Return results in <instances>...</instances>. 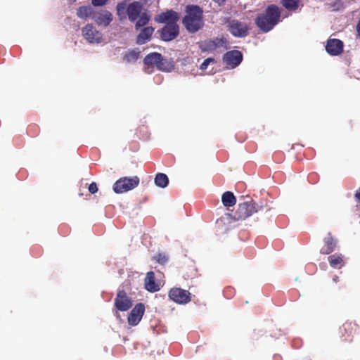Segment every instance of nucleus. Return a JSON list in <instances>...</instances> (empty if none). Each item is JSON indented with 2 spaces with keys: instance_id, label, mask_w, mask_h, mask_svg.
I'll list each match as a JSON object with an SVG mask.
<instances>
[{
  "instance_id": "obj_1",
  "label": "nucleus",
  "mask_w": 360,
  "mask_h": 360,
  "mask_svg": "<svg viewBox=\"0 0 360 360\" xmlns=\"http://www.w3.org/2000/svg\"><path fill=\"white\" fill-rule=\"evenodd\" d=\"M143 8L141 1L123 0L117 3L116 6V14L120 21L129 19L131 22H135L134 27L136 30L148 24L150 15Z\"/></svg>"
},
{
  "instance_id": "obj_2",
  "label": "nucleus",
  "mask_w": 360,
  "mask_h": 360,
  "mask_svg": "<svg viewBox=\"0 0 360 360\" xmlns=\"http://www.w3.org/2000/svg\"><path fill=\"white\" fill-rule=\"evenodd\" d=\"M182 24L188 33L194 34L202 30L205 25L203 10L198 5H187Z\"/></svg>"
},
{
  "instance_id": "obj_3",
  "label": "nucleus",
  "mask_w": 360,
  "mask_h": 360,
  "mask_svg": "<svg viewBox=\"0 0 360 360\" xmlns=\"http://www.w3.org/2000/svg\"><path fill=\"white\" fill-rule=\"evenodd\" d=\"M267 207V203L256 202L253 200L239 203L233 213H226L225 219L231 223L232 221H242L260 210Z\"/></svg>"
},
{
  "instance_id": "obj_4",
  "label": "nucleus",
  "mask_w": 360,
  "mask_h": 360,
  "mask_svg": "<svg viewBox=\"0 0 360 360\" xmlns=\"http://www.w3.org/2000/svg\"><path fill=\"white\" fill-rule=\"evenodd\" d=\"M280 18L281 11L278 6L271 4L263 13L256 18L255 24L262 32H267L278 24Z\"/></svg>"
},
{
  "instance_id": "obj_5",
  "label": "nucleus",
  "mask_w": 360,
  "mask_h": 360,
  "mask_svg": "<svg viewBox=\"0 0 360 360\" xmlns=\"http://www.w3.org/2000/svg\"><path fill=\"white\" fill-rule=\"evenodd\" d=\"M139 182L140 179L137 176L121 177L115 182L112 188L116 193H123L137 187Z\"/></svg>"
},
{
  "instance_id": "obj_6",
  "label": "nucleus",
  "mask_w": 360,
  "mask_h": 360,
  "mask_svg": "<svg viewBox=\"0 0 360 360\" xmlns=\"http://www.w3.org/2000/svg\"><path fill=\"white\" fill-rule=\"evenodd\" d=\"M228 30L235 37L243 38L249 34V27L245 22L232 19L228 21Z\"/></svg>"
},
{
  "instance_id": "obj_7",
  "label": "nucleus",
  "mask_w": 360,
  "mask_h": 360,
  "mask_svg": "<svg viewBox=\"0 0 360 360\" xmlns=\"http://www.w3.org/2000/svg\"><path fill=\"white\" fill-rule=\"evenodd\" d=\"M171 300L179 304H186L191 301V294L181 288H172L168 292Z\"/></svg>"
},
{
  "instance_id": "obj_8",
  "label": "nucleus",
  "mask_w": 360,
  "mask_h": 360,
  "mask_svg": "<svg viewBox=\"0 0 360 360\" xmlns=\"http://www.w3.org/2000/svg\"><path fill=\"white\" fill-rule=\"evenodd\" d=\"M227 44L228 41L224 37L209 39L198 43L199 48L202 51H212L221 47L227 49Z\"/></svg>"
},
{
  "instance_id": "obj_9",
  "label": "nucleus",
  "mask_w": 360,
  "mask_h": 360,
  "mask_svg": "<svg viewBox=\"0 0 360 360\" xmlns=\"http://www.w3.org/2000/svg\"><path fill=\"white\" fill-rule=\"evenodd\" d=\"M160 39L164 41L175 39L179 34V25L177 23H167L158 31Z\"/></svg>"
},
{
  "instance_id": "obj_10",
  "label": "nucleus",
  "mask_w": 360,
  "mask_h": 360,
  "mask_svg": "<svg viewBox=\"0 0 360 360\" xmlns=\"http://www.w3.org/2000/svg\"><path fill=\"white\" fill-rule=\"evenodd\" d=\"M82 36L91 44H98L102 41V34L91 24L86 25L82 30Z\"/></svg>"
},
{
  "instance_id": "obj_11",
  "label": "nucleus",
  "mask_w": 360,
  "mask_h": 360,
  "mask_svg": "<svg viewBox=\"0 0 360 360\" xmlns=\"http://www.w3.org/2000/svg\"><path fill=\"white\" fill-rule=\"evenodd\" d=\"M243 53L238 50L227 51L223 56L224 63L230 68H236L242 62Z\"/></svg>"
},
{
  "instance_id": "obj_12",
  "label": "nucleus",
  "mask_w": 360,
  "mask_h": 360,
  "mask_svg": "<svg viewBox=\"0 0 360 360\" xmlns=\"http://www.w3.org/2000/svg\"><path fill=\"white\" fill-rule=\"evenodd\" d=\"M115 307L121 311H125L132 307V300L124 290H119L115 299Z\"/></svg>"
},
{
  "instance_id": "obj_13",
  "label": "nucleus",
  "mask_w": 360,
  "mask_h": 360,
  "mask_svg": "<svg viewBox=\"0 0 360 360\" xmlns=\"http://www.w3.org/2000/svg\"><path fill=\"white\" fill-rule=\"evenodd\" d=\"M179 19V14L172 9L162 12L154 18L156 22L165 23V25L167 23H177Z\"/></svg>"
},
{
  "instance_id": "obj_14",
  "label": "nucleus",
  "mask_w": 360,
  "mask_h": 360,
  "mask_svg": "<svg viewBox=\"0 0 360 360\" xmlns=\"http://www.w3.org/2000/svg\"><path fill=\"white\" fill-rule=\"evenodd\" d=\"M358 326L355 323L345 322L340 328V338L342 341L350 342L354 334L356 332Z\"/></svg>"
},
{
  "instance_id": "obj_15",
  "label": "nucleus",
  "mask_w": 360,
  "mask_h": 360,
  "mask_svg": "<svg viewBox=\"0 0 360 360\" xmlns=\"http://www.w3.org/2000/svg\"><path fill=\"white\" fill-rule=\"evenodd\" d=\"M145 312V306L143 303L136 304L130 311L127 320L128 323L135 326L139 323Z\"/></svg>"
},
{
  "instance_id": "obj_16",
  "label": "nucleus",
  "mask_w": 360,
  "mask_h": 360,
  "mask_svg": "<svg viewBox=\"0 0 360 360\" xmlns=\"http://www.w3.org/2000/svg\"><path fill=\"white\" fill-rule=\"evenodd\" d=\"M92 19L98 25L108 27L112 21L113 16L110 11L103 10L98 12L95 11Z\"/></svg>"
},
{
  "instance_id": "obj_17",
  "label": "nucleus",
  "mask_w": 360,
  "mask_h": 360,
  "mask_svg": "<svg viewBox=\"0 0 360 360\" xmlns=\"http://www.w3.org/2000/svg\"><path fill=\"white\" fill-rule=\"evenodd\" d=\"M343 42L338 39H329L326 46V51L330 56H338L343 51Z\"/></svg>"
},
{
  "instance_id": "obj_18",
  "label": "nucleus",
  "mask_w": 360,
  "mask_h": 360,
  "mask_svg": "<svg viewBox=\"0 0 360 360\" xmlns=\"http://www.w3.org/2000/svg\"><path fill=\"white\" fill-rule=\"evenodd\" d=\"M323 245L320 250L321 254L329 255L333 252L337 246L338 240L328 232L323 239Z\"/></svg>"
},
{
  "instance_id": "obj_19",
  "label": "nucleus",
  "mask_w": 360,
  "mask_h": 360,
  "mask_svg": "<svg viewBox=\"0 0 360 360\" xmlns=\"http://www.w3.org/2000/svg\"><path fill=\"white\" fill-rule=\"evenodd\" d=\"M142 27L136 37V42L139 45H143L150 41L155 31V28L152 26H143Z\"/></svg>"
},
{
  "instance_id": "obj_20",
  "label": "nucleus",
  "mask_w": 360,
  "mask_h": 360,
  "mask_svg": "<svg viewBox=\"0 0 360 360\" xmlns=\"http://www.w3.org/2000/svg\"><path fill=\"white\" fill-rule=\"evenodd\" d=\"M146 289L151 292L158 291L159 285L155 283V274L153 271H149L146 274L144 280Z\"/></svg>"
},
{
  "instance_id": "obj_21",
  "label": "nucleus",
  "mask_w": 360,
  "mask_h": 360,
  "mask_svg": "<svg viewBox=\"0 0 360 360\" xmlns=\"http://www.w3.org/2000/svg\"><path fill=\"white\" fill-rule=\"evenodd\" d=\"M328 262L332 268L340 269L345 265L344 257L341 254H334L328 257Z\"/></svg>"
},
{
  "instance_id": "obj_22",
  "label": "nucleus",
  "mask_w": 360,
  "mask_h": 360,
  "mask_svg": "<svg viewBox=\"0 0 360 360\" xmlns=\"http://www.w3.org/2000/svg\"><path fill=\"white\" fill-rule=\"evenodd\" d=\"M162 55L158 52H153L148 54L143 59V63L147 66H152L158 65V63L161 60Z\"/></svg>"
},
{
  "instance_id": "obj_23",
  "label": "nucleus",
  "mask_w": 360,
  "mask_h": 360,
  "mask_svg": "<svg viewBox=\"0 0 360 360\" xmlns=\"http://www.w3.org/2000/svg\"><path fill=\"white\" fill-rule=\"evenodd\" d=\"M94 12L95 11L91 6H83L77 8V15L81 19H86L89 17L93 18Z\"/></svg>"
},
{
  "instance_id": "obj_24",
  "label": "nucleus",
  "mask_w": 360,
  "mask_h": 360,
  "mask_svg": "<svg viewBox=\"0 0 360 360\" xmlns=\"http://www.w3.org/2000/svg\"><path fill=\"white\" fill-rule=\"evenodd\" d=\"M221 202L225 207H232L236 203V198L231 191H226L221 196Z\"/></svg>"
},
{
  "instance_id": "obj_25",
  "label": "nucleus",
  "mask_w": 360,
  "mask_h": 360,
  "mask_svg": "<svg viewBox=\"0 0 360 360\" xmlns=\"http://www.w3.org/2000/svg\"><path fill=\"white\" fill-rule=\"evenodd\" d=\"M158 70L165 72H170L174 69V65L167 59L162 56L161 60H159L158 65L155 66Z\"/></svg>"
},
{
  "instance_id": "obj_26",
  "label": "nucleus",
  "mask_w": 360,
  "mask_h": 360,
  "mask_svg": "<svg viewBox=\"0 0 360 360\" xmlns=\"http://www.w3.org/2000/svg\"><path fill=\"white\" fill-rule=\"evenodd\" d=\"M139 56L140 51L137 49H134L127 52L124 55L123 59L127 63H134L138 60Z\"/></svg>"
},
{
  "instance_id": "obj_27",
  "label": "nucleus",
  "mask_w": 360,
  "mask_h": 360,
  "mask_svg": "<svg viewBox=\"0 0 360 360\" xmlns=\"http://www.w3.org/2000/svg\"><path fill=\"white\" fill-rule=\"evenodd\" d=\"M155 184L160 188H165L169 184V179L165 174L158 173L155 177Z\"/></svg>"
},
{
  "instance_id": "obj_28",
  "label": "nucleus",
  "mask_w": 360,
  "mask_h": 360,
  "mask_svg": "<svg viewBox=\"0 0 360 360\" xmlns=\"http://www.w3.org/2000/svg\"><path fill=\"white\" fill-rule=\"evenodd\" d=\"M282 5L288 11L297 10L300 5V0H281Z\"/></svg>"
},
{
  "instance_id": "obj_29",
  "label": "nucleus",
  "mask_w": 360,
  "mask_h": 360,
  "mask_svg": "<svg viewBox=\"0 0 360 360\" xmlns=\"http://www.w3.org/2000/svg\"><path fill=\"white\" fill-rule=\"evenodd\" d=\"M153 259L160 264L164 265L168 261V256L165 253H158L153 257Z\"/></svg>"
},
{
  "instance_id": "obj_30",
  "label": "nucleus",
  "mask_w": 360,
  "mask_h": 360,
  "mask_svg": "<svg viewBox=\"0 0 360 360\" xmlns=\"http://www.w3.org/2000/svg\"><path fill=\"white\" fill-rule=\"evenodd\" d=\"M214 59L212 58H206L205 60H204V61L201 64L200 69L202 70H206L207 68V66L209 65V64L211 62H214Z\"/></svg>"
},
{
  "instance_id": "obj_31",
  "label": "nucleus",
  "mask_w": 360,
  "mask_h": 360,
  "mask_svg": "<svg viewBox=\"0 0 360 360\" xmlns=\"http://www.w3.org/2000/svg\"><path fill=\"white\" fill-rule=\"evenodd\" d=\"M88 189L91 194L96 193L98 191L97 184L95 182H92L89 184Z\"/></svg>"
},
{
  "instance_id": "obj_32",
  "label": "nucleus",
  "mask_w": 360,
  "mask_h": 360,
  "mask_svg": "<svg viewBox=\"0 0 360 360\" xmlns=\"http://www.w3.org/2000/svg\"><path fill=\"white\" fill-rule=\"evenodd\" d=\"M108 0H92V4L95 6H102L105 5Z\"/></svg>"
},
{
  "instance_id": "obj_33",
  "label": "nucleus",
  "mask_w": 360,
  "mask_h": 360,
  "mask_svg": "<svg viewBox=\"0 0 360 360\" xmlns=\"http://www.w3.org/2000/svg\"><path fill=\"white\" fill-rule=\"evenodd\" d=\"M216 4H217L219 6L224 4L226 0H213Z\"/></svg>"
},
{
  "instance_id": "obj_34",
  "label": "nucleus",
  "mask_w": 360,
  "mask_h": 360,
  "mask_svg": "<svg viewBox=\"0 0 360 360\" xmlns=\"http://www.w3.org/2000/svg\"><path fill=\"white\" fill-rule=\"evenodd\" d=\"M338 276H336L335 278H333V280H334V281H335V282H337V281H338Z\"/></svg>"
},
{
  "instance_id": "obj_35",
  "label": "nucleus",
  "mask_w": 360,
  "mask_h": 360,
  "mask_svg": "<svg viewBox=\"0 0 360 360\" xmlns=\"http://www.w3.org/2000/svg\"><path fill=\"white\" fill-rule=\"evenodd\" d=\"M73 1H75V0H72Z\"/></svg>"
}]
</instances>
